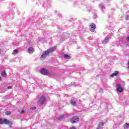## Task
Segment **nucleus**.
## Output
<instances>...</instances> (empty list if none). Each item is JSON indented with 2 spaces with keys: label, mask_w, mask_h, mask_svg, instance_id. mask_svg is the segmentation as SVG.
Masks as SVG:
<instances>
[{
  "label": "nucleus",
  "mask_w": 129,
  "mask_h": 129,
  "mask_svg": "<svg viewBox=\"0 0 129 129\" xmlns=\"http://www.w3.org/2000/svg\"><path fill=\"white\" fill-rule=\"evenodd\" d=\"M49 52L47 50L43 51L42 54L41 55L40 57V59L41 60V61L45 60V58L48 56V55H49Z\"/></svg>",
  "instance_id": "obj_1"
},
{
  "label": "nucleus",
  "mask_w": 129,
  "mask_h": 129,
  "mask_svg": "<svg viewBox=\"0 0 129 129\" xmlns=\"http://www.w3.org/2000/svg\"><path fill=\"white\" fill-rule=\"evenodd\" d=\"M70 121L72 123H77L79 121V117L78 116H74L71 119Z\"/></svg>",
  "instance_id": "obj_2"
},
{
  "label": "nucleus",
  "mask_w": 129,
  "mask_h": 129,
  "mask_svg": "<svg viewBox=\"0 0 129 129\" xmlns=\"http://www.w3.org/2000/svg\"><path fill=\"white\" fill-rule=\"evenodd\" d=\"M40 72L42 75H48V74H49V71H48L47 69L44 68L41 69Z\"/></svg>",
  "instance_id": "obj_3"
},
{
  "label": "nucleus",
  "mask_w": 129,
  "mask_h": 129,
  "mask_svg": "<svg viewBox=\"0 0 129 129\" xmlns=\"http://www.w3.org/2000/svg\"><path fill=\"white\" fill-rule=\"evenodd\" d=\"M89 27H90V31L91 32H94L96 28V25H95V24L93 23H91L89 25Z\"/></svg>",
  "instance_id": "obj_4"
},
{
  "label": "nucleus",
  "mask_w": 129,
  "mask_h": 129,
  "mask_svg": "<svg viewBox=\"0 0 129 129\" xmlns=\"http://www.w3.org/2000/svg\"><path fill=\"white\" fill-rule=\"evenodd\" d=\"M116 86L117 91H118V92H122V91H123V89L122 88V87H121V85H120V84H117Z\"/></svg>",
  "instance_id": "obj_5"
},
{
  "label": "nucleus",
  "mask_w": 129,
  "mask_h": 129,
  "mask_svg": "<svg viewBox=\"0 0 129 129\" xmlns=\"http://www.w3.org/2000/svg\"><path fill=\"white\" fill-rule=\"evenodd\" d=\"M45 101H46V98H45L44 96H42L39 99V102H40L41 104H44Z\"/></svg>",
  "instance_id": "obj_6"
},
{
  "label": "nucleus",
  "mask_w": 129,
  "mask_h": 129,
  "mask_svg": "<svg viewBox=\"0 0 129 129\" xmlns=\"http://www.w3.org/2000/svg\"><path fill=\"white\" fill-rule=\"evenodd\" d=\"M4 123H5V124H11L12 123V122L5 118L2 120V124Z\"/></svg>",
  "instance_id": "obj_7"
},
{
  "label": "nucleus",
  "mask_w": 129,
  "mask_h": 129,
  "mask_svg": "<svg viewBox=\"0 0 129 129\" xmlns=\"http://www.w3.org/2000/svg\"><path fill=\"white\" fill-rule=\"evenodd\" d=\"M56 48L57 47L56 46H53V47H51L50 48L47 49V50L48 51V52H49V53L50 54V53H52V52H54V51H55Z\"/></svg>",
  "instance_id": "obj_8"
},
{
  "label": "nucleus",
  "mask_w": 129,
  "mask_h": 129,
  "mask_svg": "<svg viewBox=\"0 0 129 129\" xmlns=\"http://www.w3.org/2000/svg\"><path fill=\"white\" fill-rule=\"evenodd\" d=\"M27 52L29 54H31L32 53H34V48H33L32 47H29L28 49Z\"/></svg>",
  "instance_id": "obj_9"
},
{
  "label": "nucleus",
  "mask_w": 129,
  "mask_h": 129,
  "mask_svg": "<svg viewBox=\"0 0 129 129\" xmlns=\"http://www.w3.org/2000/svg\"><path fill=\"white\" fill-rule=\"evenodd\" d=\"M118 72L115 71L114 73L110 75V77H113V76H117L118 75Z\"/></svg>",
  "instance_id": "obj_10"
},
{
  "label": "nucleus",
  "mask_w": 129,
  "mask_h": 129,
  "mask_svg": "<svg viewBox=\"0 0 129 129\" xmlns=\"http://www.w3.org/2000/svg\"><path fill=\"white\" fill-rule=\"evenodd\" d=\"M63 57L65 59H71V56L68 54H64Z\"/></svg>",
  "instance_id": "obj_11"
},
{
  "label": "nucleus",
  "mask_w": 129,
  "mask_h": 129,
  "mask_svg": "<svg viewBox=\"0 0 129 129\" xmlns=\"http://www.w3.org/2000/svg\"><path fill=\"white\" fill-rule=\"evenodd\" d=\"M104 123H105L103 122H100L98 124V126H99V127L100 126L102 127V126H103V125H104Z\"/></svg>",
  "instance_id": "obj_12"
},
{
  "label": "nucleus",
  "mask_w": 129,
  "mask_h": 129,
  "mask_svg": "<svg viewBox=\"0 0 129 129\" xmlns=\"http://www.w3.org/2000/svg\"><path fill=\"white\" fill-rule=\"evenodd\" d=\"M2 77H7V73H6V71L2 72Z\"/></svg>",
  "instance_id": "obj_13"
},
{
  "label": "nucleus",
  "mask_w": 129,
  "mask_h": 129,
  "mask_svg": "<svg viewBox=\"0 0 129 129\" xmlns=\"http://www.w3.org/2000/svg\"><path fill=\"white\" fill-rule=\"evenodd\" d=\"M124 128H129V123H125L123 125Z\"/></svg>",
  "instance_id": "obj_14"
},
{
  "label": "nucleus",
  "mask_w": 129,
  "mask_h": 129,
  "mask_svg": "<svg viewBox=\"0 0 129 129\" xmlns=\"http://www.w3.org/2000/svg\"><path fill=\"white\" fill-rule=\"evenodd\" d=\"M12 112H11V111H7L6 112H5V114L6 115H11Z\"/></svg>",
  "instance_id": "obj_15"
},
{
  "label": "nucleus",
  "mask_w": 129,
  "mask_h": 129,
  "mask_svg": "<svg viewBox=\"0 0 129 129\" xmlns=\"http://www.w3.org/2000/svg\"><path fill=\"white\" fill-rule=\"evenodd\" d=\"M71 104H72V105H76V102H75L74 101H72L71 102Z\"/></svg>",
  "instance_id": "obj_16"
},
{
  "label": "nucleus",
  "mask_w": 129,
  "mask_h": 129,
  "mask_svg": "<svg viewBox=\"0 0 129 129\" xmlns=\"http://www.w3.org/2000/svg\"><path fill=\"white\" fill-rule=\"evenodd\" d=\"M108 40H109L108 37H106V38H105V40H104V42H105V43H107V42H108Z\"/></svg>",
  "instance_id": "obj_17"
},
{
  "label": "nucleus",
  "mask_w": 129,
  "mask_h": 129,
  "mask_svg": "<svg viewBox=\"0 0 129 129\" xmlns=\"http://www.w3.org/2000/svg\"><path fill=\"white\" fill-rule=\"evenodd\" d=\"M20 113H25V110H22V111H20Z\"/></svg>",
  "instance_id": "obj_18"
},
{
  "label": "nucleus",
  "mask_w": 129,
  "mask_h": 129,
  "mask_svg": "<svg viewBox=\"0 0 129 129\" xmlns=\"http://www.w3.org/2000/svg\"><path fill=\"white\" fill-rule=\"evenodd\" d=\"M70 129H77L76 127L74 126H72Z\"/></svg>",
  "instance_id": "obj_19"
},
{
  "label": "nucleus",
  "mask_w": 129,
  "mask_h": 129,
  "mask_svg": "<svg viewBox=\"0 0 129 129\" xmlns=\"http://www.w3.org/2000/svg\"><path fill=\"white\" fill-rule=\"evenodd\" d=\"M14 53H18V49H15L13 51Z\"/></svg>",
  "instance_id": "obj_20"
},
{
  "label": "nucleus",
  "mask_w": 129,
  "mask_h": 129,
  "mask_svg": "<svg viewBox=\"0 0 129 129\" xmlns=\"http://www.w3.org/2000/svg\"><path fill=\"white\" fill-rule=\"evenodd\" d=\"M0 124H3V120L0 118Z\"/></svg>",
  "instance_id": "obj_21"
},
{
  "label": "nucleus",
  "mask_w": 129,
  "mask_h": 129,
  "mask_svg": "<svg viewBox=\"0 0 129 129\" xmlns=\"http://www.w3.org/2000/svg\"><path fill=\"white\" fill-rule=\"evenodd\" d=\"M126 40L127 41V42H129V36L126 37Z\"/></svg>",
  "instance_id": "obj_22"
},
{
  "label": "nucleus",
  "mask_w": 129,
  "mask_h": 129,
  "mask_svg": "<svg viewBox=\"0 0 129 129\" xmlns=\"http://www.w3.org/2000/svg\"><path fill=\"white\" fill-rule=\"evenodd\" d=\"M103 128L101 126H98V127L96 129H102Z\"/></svg>",
  "instance_id": "obj_23"
},
{
  "label": "nucleus",
  "mask_w": 129,
  "mask_h": 129,
  "mask_svg": "<svg viewBox=\"0 0 129 129\" xmlns=\"http://www.w3.org/2000/svg\"><path fill=\"white\" fill-rule=\"evenodd\" d=\"M8 89H12V86H10L8 87Z\"/></svg>",
  "instance_id": "obj_24"
},
{
  "label": "nucleus",
  "mask_w": 129,
  "mask_h": 129,
  "mask_svg": "<svg viewBox=\"0 0 129 129\" xmlns=\"http://www.w3.org/2000/svg\"><path fill=\"white\" fill-rule=\"evenodd\" d=\"M30 109H36L35 107H32V108H30Z\"/></svg>",
  "instance_id": "obj_25"
},
{
  "label": "nucleus",
  "mask_w": 129,
  "mask_h": 129,
  "mask_svg": "<svg viewBox=\"0 0 129 129\" xmlns=\"http://www.w3.org/2000/svg\"><path fill=\"white\" fill-rule=\"evenodd\" d=\"M0 81H2V78L0 77Z\"/></svg>",
  "instance_id": "obj_26"
},
{
  "label": "nucleus",
  "mask_w": 129,
  "mask_h": 129,
  "mask_svg": "<svg viewBox=\"0 0 129 129\" xmlns=\"http://www.w3.org/2000/svg\"><path fill=\"white\" fill-rule=\"evenodd\" d=\"M2 27V25H1V23H0V27Z\"/></svg>",
  "instance_id": "obj_27"
},
{
  "label": "nucleus",
  "mask_w": 129,
  "mask_h": 129,
  "mask_svg": "<svg viewBox=\"0 0 129 129\" xmlns=\"http://www.w3.org/2000/svg\"><path fill=\"white\" fill-rule=\"evenodd\" d=\"M0 113H2V111H0Z\"/></svg>",
  "instance_id": "obj_28"
},
{
  "label": "nucleus",
  "mask_w": 129,
  "mask_h": 129,
  "mask_svg": "<svg viewBox=\"0 0 129 129\" xmlns=\"http://www.w3.org/2000/svg\"><path fill=\"white\" fill-rule=\"evenodd\" d=\"M128 69H129V66L128 67Z\"/></svg>",
  "instance_id": "obj_29"
}]
</instances>
